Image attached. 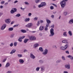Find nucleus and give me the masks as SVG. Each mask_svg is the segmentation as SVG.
<instances>
[{
	"label": "nucleus",
	"instance_id": "obj_1",
	"mask_svg": "<svg viewBox=\"0 0 73 73\" xmlns=\"http://www.w3.org/2000/svg\"><path fill=\"white\" fill-rule=\"evenodd\" d=\"M68 1V0H63L60 2V4L62 8L63 9L65 8L66 4L65 1L67 2Z\"/></svg>",
	"mask_w": 73,
	"mask_h": 73
},
{
	"label": "nucleus",
	"instance_id": "obj_2",
	"mask_svg": "<svg viewBox=\"0 0 73 73\" xmlns=\"http://www.w3.org/2000/svg\"><path fill=\"white\" fill-rule=\"evenodd\" d=\"M54 35V29L52 28L50 29V35H49V37H53Z\"/></svg>",
	"mask_w": 73,
	"mask_h": 73
},
{
	"label": "nucleus",
	"instance_id": "obj_3",
	"mask_svg": "<svg viewBox=\"0 0 73 73\" xmlns=\"http://www.w3.org/2000/svg\"><path fill=\"white\" fill-rule=\"evenodd\" d=\"M44 51V52L42 53V54H43V55H46V54H47L48 52V50L47 49H45Z\"/></svg>",
	"mask_w": 73,
	"mask_h": 73
},
{
	"label": "nucleus",
	"instance_id": "obj_4",
	"mask_svg": "<svg viewBox=\"0 0 73 73\" xmlns=\"http://www.w3.org/2000/svg\"><path fill=\"white\" fill-rule=\"evenodd\" d=\"M29 39L30 40H33H33H35L36 39V37L34 36H31L29 37Z\"/></svg>",
	"mask_w": 73,
	"mask_h": 73
},
{
	"label": "nucleus",
	"instance_id": "obj_5",
	"mask_svg": "<svg viewBox=\"0 0 73 73\" xmlns=\"http://www.w3.org/2000/svg\"><path fill=\"white\" fill-rule=\"evenodd\" d=\"M33 26V24L32 23H29L27 25H26V27L27 28H31Z\"/></svg>",
	"mask_w": 73,
	"mask_h": 73
},
{
	"label": "nucleus",
	"instance_id": "obj_6",
	"mask_svg": "<svg viewBox=\"0 0 73 73\" xmlns=\"http://www.w3.org/2000/svg\"><path fill=\"white\" fill-rule=\"evenodd\" d=\"M30 56L31 58H32V59H35V58H36L35 56L32 53L30 54Z\"/></svg>",
	"mask_w": 73,
	"mask_h": 73
},
{
	"label": "nucleus",
	"instance_id": "obj_7",
	"mask_svg": "<svg viewBox=\"0 0 73 73\" xmlns=\"http://www.w3.org/2000/svg\"><path fill=\"white\" fill-rule=\"evenodd\" d=\"M7 27V25L5 24H4L2 25V26L1 27V30H4L6 28V27Z\"/></svg>",
	"mask_w": 73,
	"mask_h": 73
},
{
	"label": "nucleus",
	"instance_id": "obj_8",
	"mask_svg": "<svg viewBox=\"0 0 73 73\" xmlns=\"http://www.w3.org/2000/svg\"><path fill=\"white\" fill-rule=\"evenodd\" d=\"M5 23H7V24H9L11 23V19H6L5 20Z\"/></svg>",
	"mask_w": 73,
	"mask_h": 73
},
{
	"label": "nucleus",
	"instance_id": "obj_9",
	"mask_svg": "<svg viewBox=\"0 0 73 73\" xmlns=\"http://www.w3.org/2000/svg\"><path fill=\"white\" fill-rule=\"evenodd\" d=\"M65 68H67L68 69H70V64H66L65 65Z\"/></svg>",
	"mask_w": 73,
	"mask_h": 73
},
{
	"label": "nucleus",
	"instance_id": "obj_10",
	"mask_svg": "<svg viewBox=\"0 0 73 73\" xmlns=\"http://www.w3.org/2000/svg\"><path fill=\"white\" fill-rule=\"evenodd\" d=\"M16 49H13L10 52V54H13V53H15V52H16Z\"/></svg>",
	"mask_w": 73,
	"mask_h": 73
},
{
	"label": "nucleus",
	"instance_id": "obj_11",
	"mask_svg": "<svg viewBox=\"0 0 73 73\" xmlns=\"http://www.w3.org/2000/svg\"><path fill=\"white\" fill-rule=\"evenodd\" d=\"M62 43H64L66 44H68V42L66 40H64L62 41Z\"/></svg>",
	"mask_w": 73,
	"mask_h": 73
},
{
	"label": "nucleus",
	"instance_id": "obj_12",
	"mask_svg": "<svg viewBox=\"0 0 73 73\" xmlns=\"http://www.w3.org/2000/svg\"><path fill=\"white\" fill-rule=\"evenodd\" d=\"M19 63L21 64H23L24 62V60L20 59L19 60Z\"/></svg>",
	"mask_w": 73,
	"mask_h": 73
},
{
	"label": "nucleus",
	"instance_id": "obj_13",
	"mask_svg": "<svg viewBox=\"0 0 73 73\" xmlns=\"http://www.w3.org/2000/svg\"><path fill=\"white\" fill-rule=\"evenodd\" d=\"M41 4H42V5L43 7L44 6H46V3L45 2H42L41 3Z\"/></svg>",
	"mask_w": 73,
	"mask_h": 73
},
{
	"label": "nucleus",
	"instance_id": "obj_14",
	"mask_svg": "<svg viewBox=\"0 0 73 73\" xmlns=\"http://www.w3.org/2000/svg\"><path fill=\"white\" fill-rule=\"evenodd\" d=\"M39 50H40V52H44V50L43 49V48H42V47H40L39 48Z\"/></svg>",
	"mask_w": 73,
	"mask_h": 73
},
{
	"label": "nucleus",
	"instance_id": "obj_15",
	"mask_svg": "<svg viewBox=\"0 0 73 73\" xmlns=\"http://www.w3.org/2000/svg\"><path fill=\"white\" fill-rule=\"evenodd\" d=\"M68 23L70 24H72L73 23V19H72L70 20L69 21Z\"/></svg>",
	"mask_w": 73,
	"mask_h": 73
},
{
	"label": "nucleus",
	"instance_id": "obj_16",
	"mask_svg": "<svg viewBox=\"0 0 73 73\" xmlns=\"http://www.w3.org/2000/svg\"><path fill=\"white\" fill-rule=\"evenodd\" d=\"M44 30V26H40L39 28V31H41Z\"/></svg>",
	"mask_w": 73,
	"mask_h": 73
},
{
	"label": "nucleus",
	"instance_id": "obj_17",
	"mask_svg": "<svg viewBox=\"0 0 73 73\" xmlns=\"http://www.w3.org/2000/svg\"><path fill=\"white\" fill-rule=\"evenodd\" d=\"M46 21L48 24H50V23H51V21H50L48 19H46Z\"/></svg>",
	"mask_w": 73,
	"mask_h": 73
},
{
	"label": "nucleus",
	"instance_id": "obj_18",
	"mask_svg": "<svg viewBox=\"0 0 73 73\" xmlns=\"http://www.w3.org/2000/svg\"><path fill=\"white\" fill-rule=\"evenodd\" d=\"M10 65V64L9 62H8L6 64V66H5V68H8V67H9Z\"/></svg>",
	"mask_w": 73,
	"mask_h": 73
},
{
	"label": "nucleus",
	"instance_id": "obj_19",
	"mask_svg": "<svg viewBox=\"0 0 73 73\" xmlns=\"http://www.w3.org/2000/svg\"><path fill=\"white\" fill-rule=\"evenodd\" d=\"M67 57L70 58L71 60H73V57H72V56H71V55H69Z\"/></svg>",
	"mask_w": 73,
	"mask_h": 73
},
{
	"label": "nucleus",
	"instance_id": "obj_20",
	"mask_svg": "<svg viewBox=\"0 0 73 73\" xmlns=\"http://www.w3.org/2000/svg\"><path fill=\"white\" fill-rule=\"evenodd\" d=\"M38 46H39V44H35L34 45V48H37V47Z\"/></svg>",
	"mask_w": 73,
	"mask_h": 73
},
{
	"label": "nucleus",
	"instance_id": "obj_21",
	"mask_svg": "<svg viewBox=\"0 0 73 73\" xmlns=\"http://www.w3.org/2000/svg\"><path fill=\"white\" fill-rule=\"evenodd\" d=\"M9 31H12L13 30V27H10L8 29Z\"/></svg>",
	"mask_w": 73,
	"mask_h": 73
},
{
	"label": "nucleus",
	"instance_id": "obj_22",
	"mask_svg": "<svg viewBox=\"0 0 73 73\" xmlns=\"http://www.w3.org/2000/svg\"><path fill=\"white\" fill-rule=\"evenodd\" d=\"M28 41H29V39L28 38H26L24 40V43H26L28 42Z\"/></svg>",
	"mask_w": 73,
	"mask_h": 73
},
{
	"label": "nucleus",
	"instance_id": "obj_23",
	"mask_svg": "<svg viewBox=\"0 0 73 73\" xmlns=\"http://www.w3.org/2000/svg\"><path fill=\"white\" fill-rule=\"evenodd\" d=\"M68 44H66V45H64V46L65 50H66V49H67V48H68V46H69V45Z\"/></svg>",
	"mask_w": 73,
	"mask_h": 73
},
{
	"label": "nucleus",
	"instance_id": "obj_24",
	"mask_svg": "<svg viewBox=\"0 0 73 73\" xmlns=\"http://www.w3.org/2000/svg\"><path fill=\"white\" fill-rule=\"evenodd\" d=\"M60 49H61V50H65L64 46L60 47Z\"/></svg>",
	"mask_w": 73,
	"mask_h": 73
},
{
	"label": "nucleus",
	"instance_id": "obj_25",
	"mask_svg": "<svg viewBox=\"0 0 73 73\" xmlns=\"http://www.w3.org/2000/svg\"><path fill=\"white\" fill-rule=\"evenodd\" d=\"M29 20H30V19H29V18H28L26 19H25V22H27L28 21H29Z\"/></svg>",
	"mask_w": 73,
	"mask_h": 73
},
{
	"label": "nucleus",
	"instance_id": "obj_26",
	"mask_svg": "<svg viewBox=\"0 0 73 73\" xmlns=\"http://www.w3.org/2000/svg\"><path fill=\"white\" fill-rule=\"evenodd\" d=\"M62 62V60H58L56 61V62L57 64H58V63H60V62Z\"/></svg>",
	"mask_w": 73,
	"mask_h": 73
},
{
	"label": "nucleus",
	"instance_id": "obj_27",
	"mask_svg": "<svg viewBox=\"0 0 73 73\" xmlns=\"http://www.w3.org/2000/svg\"><path fill=\"white\" fill-rule=\"evenodd\" d=\"M21 31L22 33H26L27 32V31L25 30L22 29Z\"/></svg>",
	"mask_w": 73,
	"mask_h": 73
},
{
	"label": "nucleus",
	"instance_id": "obj_28",
	"mask_svg": "<svg viewBox=\"0 0 73 73\" xmlns=\"http://www.w3.org/2000/svg\"><path fill=\"white\" fill-rule=\"evenodd\" d=\"M68 33L69 34L70 36H72V33L71 31H69L68 32Z\"/></svg>",
	"mask_w": 73,
	"mask_h": 73
},
{
	"label": "nucleus",
	"instance_id": "obj_29",
	"mask_svg": "<svg viewBox=\"0 0 73 73\" xmlns=\"http://www.w3.org/2000/svg\"><path fill=\"white\" fill-rule=\"evenodd\" d=\"M41 71H44L45 69V68L44 67L42 66L41 67Z\"/></svg>",
	"mask_w": 73,
	"mask_h": 73
},
{
	"label": "nucleus",
	"instance_id": "obj_30",
	"mask_svg": "<svg viewBox=\"0 0 73 73\" xmlns=\"http://www.w3.org/2000/svg\"><path fill=\"white\" fill-rule=\"evenodd\" d=\"M39 62L40 64H43L44 63V61L42 60H39Z\"/></svg>",
	"mask_w": 73,
	"mask_h": 73
},
{
	"label": "nucleus",
	"instance_id": "obj_31",
	"mask_svg": "<svg viewBox=\"0 0 73 73\" xmlns=\"http://www.w3.org/2000/svg\"><path fill=\"white\" fill-rule=\"evenodd\" d=\"M21 16V15H20V14L19 13L17 14V15H15V16L16 17H20V16Z\"/></svg>",
	"mask_w": 73,
	"mask_h": 73
},
{
	"label": "nucleus",
	"instance_id": "obj_32",
	"mask_svg": "<svg viewBox=\"0 0 73 73\" xmlns=\"http://www.w3.org/2000/svg\"><path fill=\"white\" fill-rule=\"evenodd\" d=\"M63 35L65 37H66V36H67V34H66V33L65 32H64L63 33Z\"/></svg>",
	"mask_w": 73,
	"mask_h": 73
},
{
	"label": "nucleus",
	"instance_id": "obj_33",
	"mask_svg": "<svg viewBox=\"0 0 73 73\" xmlns=\"http://www.w3.org/2000/svg\"><path fill=\"white\" fill-rule=\"evenodd\" d=\"M10 13L12 14H13L15 13V11H14V10H13L12 9Z\"/></svg>",
	"mask_w": 73,
	"mask_h": 73
},
{
	"label": "nucleus",
	"instance_id": "obj_34",
	"mask_svg": "<svg viewBox=\"0 0 73 73\" xmlns=\"http://www.w3.org/2000/svg\"><path fill=\"white\" fill-rule=\"evenodd\" d=\"M40 68L38 67H37V68H36V71H39V70H40Z\"/></svg>",
	"mask_w": 73,
	"mask_h": 73
},
{
	"label": "nucleus",
	"instance_id": "obj_35",
	"mask_svg": "<svg viewBox=\"0 0 73 73\" xmlns=\"http://www.w3.org/2000/svg\"><path fill=\"white\" fill-rule=\"evenodd\" d=\"M64 16H66L68 15V12H65L64 13Z\"/></svg>",
	"mask_w": 73,
	"mask_h": 73
},
{
	"label": "nucleus",
	"instance_id": "obj_36",
	"mask_svg": "<svg viewBox=\"0 0 73 73\" xmlns=\"http://www.w3.org/2000/svg\"><path fill=\"white\" fill-rule=\"evenodd\" d=\"M18 41H19V42H22V40L20 37L18 39Z\"/></svg>",
	"mask_w": 73,
	"mask_h": 73
},
{
	"label": "nucleus",
	"instance_id": "obj_37",
	"mask_svg": "<svg viewBox=\"0 0 73 73\" xmlns=\"http://www.w3.org/2000/svg\"><path fill=\"white\" fill-rule=\"evenodd\" d=\"M40 1V0H35V2L36 3H38Z\"/></svg>",
	"mask_w": 73,
	"mask_h": 73
},
{
	"label": "nucleus",
	"instance_id": "obj_38",
	"mask_svg": "<svg viewBox=\"0 0 73 73\" xmlns=\"http://www.w3.org/2000/svg\"><path fill=\"white\" fill-rule=\"evenodd\" d=\"M62 58L63 60L64 61L66 60V59H65V57H64V56H62Z\"/></svg>",
	"mask_w": 73,
	"mask_h": 73
},
{
	"label": "nucleus",
	"instance_id": "obj_39",
	"mask_svg": "<svg viewBox=\"0 0 73 73\" xmlns=\"http://www.w3.org/2000/svg\"><path fill=\"white\" fill-rule=\"evenodd\" d=\"M38 19V18L37 17H35L34 19V21H36Z\"/></svg>",
	"mask_w": 73,
	"mask_h": 73
},
{
	"label": "nucleus",
	"instance_id": "obj_40",
	"mask_svg": "<svg viewBox=\"0 0 73 73\" xmlns=\"http://www.w3.org/2000/svg\"><path fill=\"white\" fill-rule=\"evenodd\" d=\"M22 55L20 54H18V56L19 57H22Z\"/></svg>",
	"mask_w": 73,
	"mask_h": 73
},
{
	"label": "nucleus",
	"instance_id": "obj_41",
	"mask_svg": "<svg viewBox=\"0 0 73 73\" xmlns=\"http://www.w3.org/2000/svg\"><path fill=\"white\" fill-rule=\"evenodd\" d=\"M38 8H41V7H43L41 4L38 5Z\"/></svg>",
	"mask_w": 73,
	"mask_h": 73
},
{
	"label": "nucleus",
	"instance_id": "obj_42",
	"mask_svg": "<svg viewBox=\"0 0 73 73\" xmlns=\"http://www.w3.org/2000/svg\"><path fill=\"white\" fill-rule=\"evenodd\" d=\"M14 44L15 46H17V42H14Z\"/></svg>",
	"mask_w": 73,
	"mask_h": 73
},
{
	"label": "nucleus",
	"instance_id": "obj_43",
	"mask_svg": "<svg viewBox=\"0 0 73 73\" xmlns=\"http://www.w3.org/2000/svg\"><path fill=\"white\" fill-rule=\"evenodd\" d=\"M40 24V21H38V23H37L36 25L37 26H39V25Z\"/></svg>",
	"mask_w": 73,
	"mask_h": 73
},
{
	"label": "nucleus",
	"instance_id": "obj_44",
	"mask_svg": "<svg viewBox=\"0 0 73 73\" xmlns=\"http://www.w3.org/2000/svg\"><path fill=\"white\" fill-rule=\"evenodd\" d=\"M52 48H55V49H57V46H56V45L53 46Z\"/></svg>",
	"mask_w": 73,
	"mask_h": 73
},
{
	"label": "nucleus",
	"instance_id": "obj_45",
	"mask_svg": "<svg viewBox=\"0 0 73 73\" xmlns=\"http://www.w3.org/2000/svg\"><path fill=\"white\" fill-rule=\"evenodd\" d=\"M13 43H11L10 44V46H11V47L13 46Z\"/></svg>",
	"mask_w": 73,
	"mask_h": 73
},
{
	"label": "nucleus",
	"instance_id": "obj_46",
	"mask_svg": "<svg viewBox=\"0 0 73 73\" xmlns=\"http://www.w3.org/2000/svg\"><path fill=\"white\" fill-rule=\"evenodd\" d=\"M25 4H26V5H29V3L27 2H25Z\"/></svg>",
	"mask_w": 73,
	"mask_h": 73
},
{
	"label": "nucleus",
	"instance_id": "obj_47",
	"mask_svg": "<svg viewBox=\"0 0 73 73\" xmlns=\"http://www.w3.org/2000/svg\"><path fill=\"white\" fill-rule=\"evenodd\" d=\"M50 9H54V7L53 6H51L50 7Z\"/></svg>",
	"mask_w": 73,
	"mask_h": 73
},
{
	"label": "nucleus",
	"instance_id": "obj_48",
	"mask_svg": "<svg viewBox=\"0 0 73 73\" xmlns=\"http://www.w3.org/2000/svg\"><path fill=\"white\" fill-rule=\"evenodd\" d=\"M20 37L21 39H23V38H24L25 37V36H22Z\"/></svg>",
	"mask_w": 73,
	"mask_h": 73
},
{
	"label": "nucleus",
	"instance_id": "obj_49",
	"mask_svg": "<svg viewBox=\"0 0 73 73\" xmlns=\"http://www.w3.org/2000/svg\"><path fill=\"white\" fill-rule=\"evenodd\" d=\"M44 30L46 31H48V27H46L44 29Z\"/></svg>",
	"mask_w": 73,
	"mask_h": 73
},
{
	"label": "nucleus",
	"instance_id": "obj_50",
	"mask_svg": "<svg viewBox=\"0 0 73 73\" xmlns=\"http://www.w3.org/2000/svg\"><path fill=\"white\" fill-rule=\"evenodd\" d=\"M40 23H44V21L42 20H40Z\"/></svg>",
	"mask_w": 73,
	"mask_h": 73
},
{
	"label": "nucleus",
	"instance_id": "obj_51",
	"mask_svg": "<svg viewBox=\"0 0 73 73\" xmlns=\"http://www.w3.org/2000/svg\"><path fill=\"white\" fill-rule=\"evenodd\" d=\"M5 3V1H2L1 3V4H4Z\"/></svg>",
	"mask_w": 73,
	"mask_h": 73
},
{
	"label": "nucleus",
	"instance_id": "obj_52",
	"mask_svg": "<svg viewBox=\"0 0 73 73\" xmlns=\"http://www.w3.org/2000/svg\"><path fill=\"white\" fill-rule=\"evenodd\" d=\"M19 25H14L13 26V28H15V27H18V26Z\"/></svg>",
	"mask_w": 73,
	"mask_h": 73
},
{
	"label": "nucleus",
	"instance_id": "obj_53",
	"mask_svg": "<svg viewBox=\"0 0 73 73\" xmlns=\"http://www.w3.org/2000/svg\"><path fill=\"white\" fill-rule=\"evenodd\" d=\"M54 24H53L52 26H51V28H54Z\"/></svg>",
	"mask_w": 73,
	"mask_h": 73
},
{
	"label": "nucleus",
	"instance_id": "obj_54",
	"mask_svg": "<svg viewBox=\"0 0 73 73\" xmlns=\"http://www.w3.org/2000/svg\"><path fill=\"white\" fill-rule=\"evenodd\" d=\"M12 73V71H8L6 73Z\"/></svg>",
	"mask_w": 73,
	"mask_h": 73
},
{
	"label": "nucleus",
	"instance_id": "obj_55",
	"mask_svg": "<svg viewBox=\"0 0 73 73\" xmlns=\"http://www.w3.org/2000/svg\"><path fill=\"white\" fill-rule=\"evenodd\" d=\"M27 52H28V50L26 49H25L24 50V53Z\"/></svg>",
	"mask_w": 73,
	"mask_h": 73
},
{
	"label": "nucleus",
	"instance_id": "obj_56",
	"mask_svg": "<svg viewBox=\"0 0 73 73\" xmlns=\"http://www.w3.org/2000/svg\"><path fill=\"white\" fill-rule=\"evenodd\" d=\"M6 60H7V59H5L3 60L2 62H4L5 61H6Z\"/></svg>",
	"mask_w": 73,
	"mask_h": 73
},
{
	"label": "nucleus",
	"instance_id": "obj_57",
	"mask_svg": "<svg viewBox=\"0 0 73 73\" xmlns=\"http://www.w3.org/2000/svg\"><path fill=\"white\" fill-rule=\"evenodd\" d=\"M52 5H54V6L55 7H57V5H56L54 4V3H52Z\"/></svg>",
	"mask_w": 73,
	"mask_h": 73
},
{
	"label": "nucleus",
	"instance_id": "obj_58",
	"mask_svg": "<svg viewBox=\"0 0 73 73\" xmlns=\"http://www.w3.org/2000/svg\"><path fill=\"white\" fill-rule=\"evenodd\" d=\"M49 24H46V27H49Z\"/></svg>",
	"mask_w": 73,
	"mask_h": 73
},
{
	"label": "nucleus",
	"instance_id": "obj_59",
	"mask_svg": "<svg viewBox=\"0 0 73 73\" xmlns=\"http://www.w3.org/2000/svg\"><path fill=\"white\" fill-rule=\"evenodd\" d=\"M66 53L67 54H69V52L68 51H66Z\"/></svg>",
	"mask_w": 73,
	"mask_h": 73
},
{
	"label": "nucleus",
	"instance_id": "obj_60",
	"mask_svg": "<svg viewBox=\"0 0 73 73\" xmlns=\"http://www.w3.org/2000/svg\"><path fill=\"white\" fill-rule=\"evenodd\" d=\"M14 35H15L14 34H12L11 35V37H14Z\"/></svg>",
	"mask_w": 73,
	"mask_h": 73
},
{
	"label": "nucleus",
	"instance_id": "obj_61",
	"mask_svg": "<svg viewBox=\"0 0 73 73\" xmlns=\"http://www.w3.org/2000/svg\"><path fill=\"white\" fill-rule=\"evenodd\" d=\"M18 3V1H15L14 2V3L15 4L16 3Z\"/></svg>",
	"mask_w": 73,
	"mask_h": 73
},
{
	"label": "nucleus",
	"instance_id": "obj_62",
	"mask_svg": "<svg viewBox=\"0 0 73 73\" xmlns=\"http://www.w3.org/2000/svg\"><path fill=\"white\" fill-rule=\"evenodd\" d=\"M31 15H32V13H29V14H28L29 16H31Z\"/></svg>",
	"mask_w": 73,
	"mask_h": 73
},
{
	"label": "nucleus",
	"instance_id": "obj_63",
	"mask_svg": "<svg viewBox=\"0 0 73 73\" xmlns=\"http://www.w3.org/2000/svg\"><path fill=\"white\" fill-rule=\"evenodd\" d=\"M14 23H15V22L13 21L11 22V24L12 25Z\"/></svg>",
	"mask_w": 73,
	"mask_h": 73
},
{
	"label": "nucleus",
	"instance_id": "obj_64",
	"mask_svg": "<svg viewBox=\"0 0 73 73\" xmlns=\"http://www.w3.org/2000/svg\"><path fill=\"white\" fill-rule=\"evenodd\" d=\"M64 73H68V72L66 71H64Z\"/></svg>",
	"mask_w": 73,
	"mask_h": 73
}]
</instances>
